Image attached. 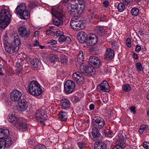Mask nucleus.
<instances>
[{
	"label": "nucleus",
	"instance_id": "4d7b16f0",
	"mask_svg": "<svg viewBox=\"0 0 149 149\" xmlns=\"http://www.w3.org/2000/svg\"><path fill=\"white\" fill-rule=\"evenodd\" d=\"M51 43L52 45H55L57 44L56 41L54 40H51L50 42L47 43V44Z\"/></svg>",
	"mask_w": 149,
	"mask_h": 149
},
{
	"label": "nucleus",
	"instance_id": "69168bd1",
	"mask_svg": "<svg viewBox=\"0 0 149 149\" xmlns=\"http://www.w3.org/2000/svg\"><path fill=\"white\" fill-rule=\"evenodd\" d=\"M105 19L104 17H100L99 18L98 20L99 21H104L105 20Z\"/></svg>",
	"mask_w": 149,
	"mask_h": 149
},
{
	"label": "nucleus",
	"instance_id": "f704fd0d",
	"mask_svg": "<svg viewBox=\"0 0 149 149\" xmlns=\"http://www.w3.org/2000/svg\"><path fill=\"white\" fill-rule=\"evenodd\" d=\"M28 6L29 8L32 9L35 7L37 6V4L35 2H31L29 1Z\"/></svg>",
	"mask_w": 149,
	"mask_h": 149
},
{
	"label": "nucleus",
	"instance_id": "39448f33",
	"mask_svg": "<svg viewBox=\"0 0 149 149\" xmlns=\"http://www.w3.org/2000/svg\"><path fill=\"white\" fill-rule=\"evenodd\" d=\"M17 14L19 15L21 19H26L29 17L30 13L26 9L24 3H20L15 9Z\"/></svg>",
	"mask_w": 149,
	"mask_h": 149
},
{
	"label": "nucleus",
	"instance_id": "c03bdc74",
	"mask_svg": "<svg viewBox=\"0 0 149 149\" xmlns=\"http://www.w3.org/2000/svg\"><path fill=\"white\" fill-rule=\"evenodd\" d=\"M109 132V130L108 129H105L104 130L103 133L106 136L111 137V134Z\"/></svg>",
	"mask_w": 149,
	"mask_h": 149
},
{
	"label": "nucleus",
	"instance_id": "4468645a",
	"mask_svg": "<svg viewBox=\"0 0 149 149\" xmlns=\"http://www.w3.org/2000/svg\"><path fill=\"white\" fill-rule=\"evenodd\" d=\"M18 33L22 37H28L30 34V31L24 26L20 27L18 29Z\"/></svg>",
	"mask_w": 149,
	"mask_h": 149
},
{
	"label": "nucleus",
	"instance_id": "603ef678",
	"mask_svg": "<svg viewBox=\"0 0 149 149\" xmlns=\"http://www.w3.org/2000/svg\"><path fill=\"white\" fill-rule=\"evenodd\" d=\"M92 38H88L86 39V43L87 45H89L90 46H92L91 43L92 42Z\"/></svg>",
	"mask_w": 149,
	"mask_h": 149
},
{
	"label": "nucleus",
	"instance_id": "393cba45",
	"mask_svg": "<svg viewBox=\"0 0 149 149\" xmlns=\"http://www.w3.org/2000/svg\"><path fill=\"white\" fill-rule=\"evenodd\" d=\"M18 106L21 111L25 110L28 107L27 102L24 100H22L18 102Z\"/></svg>",
	"mask_w": 149,
	"mask_h": 149
},
{
	"label": "nucleus",
	"instance_id": "de8ad7c7",
	"mask_svg": "<svg viewBox=\"0 0 149 149\" xmlns=\"http://www.w3.org/2000/svg\"><path fill=\"white\" fill-rule=\"evenodd\" d=\"M126 44L129 47H130L132 46L130 38H127L126 40Z\"/></svg>",
	"mask_w": 149,
	"mask_h": 149
},
{
	"label": "nucleus",
	"instance_id": "ea45409f",
	"mask_svg": "<svg viewBox=\"0 0 149 149\" xmlns=\"http://www.w3.org/2000/svg\"><path fill=\"white\" fill-rule=\"evenodd\" d=\"M77 145L80 149H82L83 147L86 145V143L82 141L78 142L77 143Z\"/></svg>",
	"mask_w": 149,
	"mask_h": 149
},
{
	"label": "nucleus",
	"instance_id": "20e7f679",
	"mask_svg": "<svg viewBox=\"0 0 149 149\" xmlns=\"http://www.w3.org/2000/svg\"><path fill=\"white\" fill-rule=\"evenodd\" d=\"M78 16H74L72 19L70 26L72 28L77 30H80L84 29L86 26V21L83 19L77 18Z\"/></svg>",
	"mask_w": 149,
	"mask_h": 149
},
{
	"label": "nucleus",
	"instance_id": "bf43d9fd",
	"mask_svg": "<svg viewBox=\"0 0 149 149\" xmlns=\"http://www.w3.org/2000/svg\"><path fill=\"white\" fill-rule=\"evenodd\" d=\"M141 49V47L140 46L137 45L136 47L135 51L136 52H139L140 51Z\"/></svg>",
	"mask_w": 149,
	"mask_h": 149
},
{
	"label": "nucleus",
	"instance_id": "4be33fe9",
	"mask_svg": "<svg viewBox=\"0 0 149 149\" xmlns=\"http://www.w3.org/2000/svg\"><path fill=\"white\" fill-rule=\"evenodd\" d=\"M116 144L124 148L126 147L125 140L123 136L121 134L119 136L118 139L116 142Z\"/></svg>",
	"mask_w": 149,
	"mask_h": 149
},
{
	"label": "nucleus",
	"instance_id": "9d476101",
	"mask_svg": "<svg viewBox=\"0 0 149 149\" xmlns=\"http://www.w3.org/2000/svg\"><path fill=\"white\" fill-rule=\"evenodd\" d=\"M22 94L18 90H14L10 93V95L11 100L14 102H17L21 98Z\"/></svg>",
	"mask_w": 149,
	"mask_h": 149
},
{
	"label": "nucleus",
	"instance_id": "5701e85b",
	"mask_svg": "<svg viewBox=\"0 0 149 149\" xmlns=\"http://www.w3.org/2000/svg\"><path fill=\"white\" fill-rule=\"evenodd\" d=\"M4 48L6 52L10 54H12L14 52H17L18 51L11 43L6 46Z\"/></svg>",
	"mask_w": 149,
	"mask_h": 149
},
{
	"label": "nucleus",
	"instance_id": "f3484780",
	"mask_svg": "<svg viewBox=\"0 0 149 149\" xmlns=\"http://www.w3.org/2000/svg\"><path fill=\"white\" fill-rule=\"evenodd\" d=\"M61 104L62 109L68 110L70 107V101L67 99H63L61 101Z\"/></svg>",
	"mask_w": 149,
	"mask_h": 149
},
{
	"label": "nucleus",
	"instance_id": "473e14b6",
	"mask_svg": "<svg viewBox=\"0 0 149 149\" xmlns=\"http://www.w3.org/2000/svg\"><path fill=\"white\" fill-rule=\"evenodd\" d=\"M131 13L132 15L137 16L139 14V10L136 8H133L131 10Z\"/></svg>",
	"mask_w": 149,
	"mask_h": 149
},
{
	"label": "nucleus",
	"instance_id": "052dcab7",
	"mask_svg": "<svg viewBox=\"0 0 149 149\" xmlns=\"http://www.w3.org/2000/svg\"><path fill=\"white\" fill-rule=\"evenodd\" d=\"M58 41L60 42H66L67 39L65 38H58Z\"/></svg>",
	"mask_w": 149,
	"mask_h": 149
},
{
	"label": "nucleus",
	"instance_id": "7ed1b4c3",
	"mask_svg": "<svg viewBox=\"0 0 149 149\" xmlns=\"http://www.w3.org/2000/svg\"><path fill=\"white\" fill-rule=\"evenodd\" d=\"M28 90L30 93L35 96H38L42 93V90L39 83L36 81H31L28 85Z\"/></svg>",
	"mask_w": 149,
	"mask_h": 149
},
{
	"label": "nucleus",
	"instance_id": "8fccbe9b",
	"mask_svg": "<svg viewBox=\"0 0 149 149\" xmlns=\"http://www.w3.org/2000/svg\"><path fill=\"white\" fill-rule=\"evenodd\" d=\"M77 38L80 42L83 43L85 42L86 43V41L88 38Z\"/></svg>",
	"mask_w": 149,
	"mask_h": 149
},
{
	"label": "nucleus",
	"instance_id": "1a4fd4ad",
	"mask_svg": "<svg viewBox=\"0 0 149 149\" xmlns=\"http://www.w3.org/2000/svg\"><path fill=\"white\" fill-rule=\"evenodd\" d=\"M52 14L56 17L57 19L60 21V22H59L56 20L54 19L53 20V24L57 26H59L61 24L60 22L62 21L64 19L65 16L61 12H59L55 10L52 13Z\"/></svg>",
	"mask_w": 149,
	"mask_h": 149
},
{
	"label": "nucleus",
	"instance_id": "680f3d73",
	"mask_svg": "<svg viewBox=\"0 0 149 149\" xmlns=\"http://www.w3.org/2000/svg\"><path fill=\"white\" fill-rule=\"evenodd\" d=\"M77 74L74 73L72 75V79L74 81H76L78 79V77L77 76Z\"/></svg>",
	"mask_w": 149,
	"mask_h": 149
},
{
	"label": "nucleus",
	"instance_id": "5fc2aeb1",
	"mask_svg": "<svg viewBox=\"0 0 149 149\" xmlns=\"http://www.w3.org/2000/svg\"><path fill=\"white\" fill-rule=\"evenodd\" d=\"M135 108L136 107L134 106H132L129 109L130 110L131 112H132L134 114L136 113V111H135Z\"/></svg>",
	"mask_w": 149,
	"mask_h": 149
},
{
	"label": "nucleus",
	"instance_id": "aec40b11",
	"mask_svg": "<svg viewBox=\"0 0 149 149\" xmlns=\"http://www.w3.org/2000/svg\"><path fill=\"white\" fill-rule=\"evenodd\" d=\"M8 121L11 123V125L15 127L19 121L18 118L15 115L10 114L8 118Z\"/></svg>",
	"mask_w": 149,
	"mask_h": 149
},
{
	"label": "nucleus",
	"instance_id": "c9c22d12",
	"mask_svg": "<svg viewBox=\"0 0 149 149\" xmlns=\"http://www.w3.org/2000/svg\"><path fill=\"white\" fill-rule=\"evenodd\" d=\"M77 36L78 37H88V35L86 33L83 31H80L78 33Z\"/></svg>",
	"mask_w": 149,
	"mask_h": 149
},
{
	"label": "nucleus",
	"instance_id": "a19ab883",
	"mask_svg": "<svg viewBox=\"0 0 149 149\" xmlns=\"http://www.w3.org/2000/svg\"><path fill=\"white\" fill-rule=\"evenodd\" d=\"M123 88V90L126 92L130 91L131 89L130 86L128 84H126L124 85Z\"/></svg>",
	"mask_w": 149,
	"mask_h": 149
},
{
	"label": "nucleus",
	"instance_id": "338daca9",
	"mask_svg": "<svg viewBox=\"0 0 149 149\" xmlns=\"http://www.w3.org/2000/svg\"><path fill=\"white\" fill-rule=\"evenodd\" d=\"M74 73L75 74H77V77H78H78H81V76H82V74H81V73H80L79 72H76Z\"/></svg>",
	"mask_w": 149,
	"mask_h": 149
},
{
	"label": "nucleus",
	"instance_id": "6e6d98bb",
	"mask_svg": "<svg viewBox=\"0 0 149 149\" xmlns=\"http://www.w3.org/2000/svg\"><path fill=\"white\" fill-rule=\"evenodd\" d=\"M98 35H97L93 33H89L88 35V37H97L98 36Z\"/></svg>",
	"mask_w": 149,
	"mask_h": 149
},
{
	"label": "nucleus",
	"instance_id": "4c0bfd02",
	"mask_svg": "<svg viewBox=\"0 0 149 149\" xmlns=\"http://www.w3.org/2000/svg\"><path fill=\"white\" fill-rule=\"evenodd\" d=\"M56 36L57 37H65L64 35L63 32L61 31H56L55 33Z\"/></svg>",
	"mask_w": 149,
	"mask_h": 149
},
{
	"label": "nucleus",
	"instance_id": "f257e3e1",
	"mask_svg": "<svg viewBox=\"0 0 149 149\" xmlns=\"http://www.w3.org/2000/svg\"><path fill=\"white\" fill-rule=\"evenodd\" d=\"M85 7V3L83 0H73L67 9L70 15L76 16L77 14H82Z\"/></svg>",
	"mask_w": 149,
	"mask_h": 149
},
{
	"label": "nucleus",
	"instance_id": "c85d7f7f",
	"mask_svg": "<svg viewBox=\"0 0 149 149\" xmlns=\"http://www.w3.org/2000/svg\"><path fill=\"white\" fill-rule=\"evenodd\" d=\"M31 63L34 69H36L38 66L39 64V60L38 58H35L33 60Z\"/></svg>",
	"mask_w": 149,
	"mask_h": 149
},
{
	"label": "nucleus",
	"instance_id": "6ab92c4d",
	"mask_svg": "<svg viewBox=\"0 0 149 149\" xmlns=\"http://www.w3.org/2000/svg\"><path fill=\"white\" fill-rule=\"evenodd\" d=\"M94 30L96 34L99 35L98 36H104L105 32L103 26H97L95 28Z\"/></svg>",
	"mask_w": 149,
	"mask_h": 149
},
{
	"label": "nucleus",
	"instance_id": "864d4df0",
	"mask_svg": "<svg viewBox=\"0 0 149 149\" xmlns=\"http://www.w3.org/2000/svg\"><path fill=\"white\" fill-rule=\"evenodd\" d=\"M143 147L146 149H149V143L145 142L143 144Z\"/></svg>",
	"mask_w": 149,
	"mask_h": 149
},
{
	"label": "nucleus",
	"instance_id": "a211bd4d",
	"mask_svg": "<svg viewBox=\"0 0 149 149\" xmlns=\"http://www.w3.org/2000/svg\"><path fill=\"white\" fill-rule=\"evenodd\" d=\"M15 127L17 130L23 131L24 130H26L27 128L28 125L26 123H23L19 120Z\"/></svg>",
	"mask_w": 149,
	"mask_h": 149
},
{
	"label": "nucleus",
	"instance_id": "a878e982",
	"mask_svg": "<svg viewBox=\"0 0 149 149\" xmlns=\"http://www.w3.org/2000/svg\"><path fill=\"white\" fill-rule=\"evenodd\" d=\"M14 38L13 42L11 43L14 47L18 51L19 46L21 45V42L19 38Z\"/></svg>",
	"mask_w": 149,
	"mask_h": 149
},
{
	"label": "nucleus",
	"instance_id": "c756f323",
	"mask_svg": "<svg viewBox=\"0 0 149 149\" xmlns=\"http://www.w3.org/2000/svg\"><path fill=\"white\" fill-rule=\"evenodd\" d=\"M49 58L52 63H54L58 60V57L56 55L52 54L50 55Z\"/></svg>",
	"mask_w": 149,
	"mask_h": 149
},
{
	"label": "nucleus",
	"instance_id": "6e6552de",
	"mask_svg": "<svg viewBox=\"0 0 149 149\" xmlns=\"http://www.w3.org/2000/svg\"><path fill=\"white\" fill-rule=\"evenodd\" d=\"M75 87L74 83L71 80H67L64 84V91L68 94L72 93Z\"/></svg>",
	"mask_w": 149,
	"mask_h": 149
},
{
	"label": "nucleus",
	"instance_id": "a18cd8bd",
	"mask_svg": "<svg viewBox=\"0 0 149 149\" xmlns=\"http://www.w3.org/2000/svg\"><path fill=\"white\" fill-rule=\"evenodd\" d=\"M35 149H47L45 146L41 144H40L35 146Z\"/></svg>",
	"mask_w": 149,
	"mask_h": 149
},
{
	"label": "nucleus",
	"instance_id": "423d86ee",
	"mask_svg": "<svg viewBox=\"0 0 149 149\" xmlns=\"http://www.w3.org/2000/svg\"><path fill=\"white\" fill-rule=\"evenodd\" d=\"M92 124L95 129H100L104 125L105 122L104 119L99 116L95 117L92 120Z\"/></svg>",
	"mask_w": 149,
	"mask_h": 149
},
{
	"label": "nucleus",
	"instance_id": "49530a36",
	"mask_svg": "<svg viewBox=\"0 0 149 149\" xmlns=\"http://www.w3.org/2000/svg\"><path fill=\"white\" fill-rule=\"evenodd\" d=\"M132 0H123V2L126 6L131 4L132 3Z\"/></svg>",
	"mask_w": 149,
	"mask_h": 149
},
{
	"label": "nucleus",
	"instance_id": "3c124183",
	"mask_svg": "<svg viewBox=\"0 0 149 149\" xmlns=\"http://www.w3.org/2000/svg\"><path fill=\"white\" fill-rule=\"evenodd\" d=\"M98 38H92V45H94L96 44L98 41Z\"/></svg>",
	"mask_w": 149,
	"mask_h": 149
},
{
	"label": "nucleus",
	"instance_id": "ddd939ff",
	"mask_svg": "<svg viewBox=\"0 0 149 149\" xmlns=\"http://www.w3.org/2000/svg\"><path fill=\"white\" fill-rule=\"evenodd\" d=\"M97 90L100 91H103L108 92L110 90V87L108 82L105 80H104L97 87Z\"/></svg>",
	"mask_w": 149,
	"mask_h": 149
},
{
	"label": "nucleus",
	"instance_id": "dca6fc26",
	"mask_svg": "<svg viewBox=\"0 0 149 149\" xmlns=\"http://www.w3.org/2000/svg\"><path fill=\"white\" fill-rule=\"evenodd\" d=\"M12 143V140L11 139L8 141L0 139V149H4L5 147H10Z\"/></svg>",
	"mask_w": 149,
	"mask_h": 149
},
{
	"label": "nucleus",
	"instance_id": "13d9d810",
	"mask_svg": "<svg viewBox=\"0 0 149 149\" xmlns=\"http://www.w3.org/2000/svg\"><path fill=\"white\" fill-rule=\"evenodd\" d=\"M103 5L106 8H107L109 5V2L107 1H105L103 2Z\"/></svg>",
	"mask_w": 149,
	"mask_h": 149
},
{
	"label": "nucleus",
	"instance_id": "e433bc0d",
	"mask_svg": "<svg viewBox=\"0 0 149 149\" xmlns=\"http://www.w3.org/2000/svg\"><path fill=\"white\" fill-rule=\"evenodd\" d=\"M71 100L74 103H76L80 100V98L77 96H72L71 97Z\"/></svg>",
	"mask_w": 149,
	"mask_h": 149
},
{
	"label": "nucleus",
	"instance_id": "e2e57ef3",
	"mask_svg": "<svg viewBox=\"0 0 149 149\" xmlns=\"http://www.w3.org/2000/svg\"><path fill=\"white\" fill-rule=\"evenodd\" d=\"M83 52L82 51H80L79 53L78 56L77 57L79 58L81 57L83 58H84L83 57Z\"/></svg>",
	"mask_w": 149,
	"mask_h": 149
},
{
	"label": "nucleus",
	"instance_id": "79ce46f5",
	"mask_svg": "<svg viewBox=\"0 0 149 149\" xmlns=\"http://www.w3.org/2000/svg\"><path fill=\"white\" fill-rule=\"evenodd\" d=\"M111 43L112 47L114 49H116L118 47V45L116 42L113 40H112L110 42Z\"/></svg>",
	"mask_w": 149,
	"mask_h": 149
},
{
	"label": "nucleus",
	"instance_id": "cd10ccee",
	"mask_svg": "<svg viewBox=\"0 0 149 149\" xmlns=\"http://www.w3.org/2000/svg\"><path fill=\"white\" fill-rule=\"evenodd\" d=\"M59 117L63 121H65L67 119V115L65 112L62 111L59 113Z\"/></svg>",
	"mask_w": 149,
	"mask_h": 149
},
{
	"label": "nucleus",
	"instance_id": "7c9ffc66",
	"mask_svg": "<svg viewBox=\"0 0 149 149\" xmlns=\"http://www.w3.org/2000/svg\"><path fill=\"white\" fill-rule=\"evenodd\" d=\"M60 60L61 63L63 65L66 64L68 61L67 56L64 55H62L61 56Z\"/></svg>",
	"mask_w": 149,
	"mask_h": 149
},
{
	"label": "nucleus",
	"instance_id": "f03ea898",
	"mask_svg": "<svg viewBox=\"0 0 149 149\" xmlns=\"http://www.w3.org/2000/svg\"><path fill=\"white\" fill-rule=\"evenodd\" d=\"M11 15L8 10H2L0 11V27L4 29L10 22Z\"/></svg>",
	"mask_w": 149,
	"mask_h": 149
},
{
	"label": "nucleus",
	"instance_id": "0e129e2a",
	"mask_svg": "<svg viewBox=\"0 0 149 149\" xmlns=\"http://www.w3.org/2000/svg\"><path fill=\"white\" fill-rule=\"evenodd\" d=\"M123 148L122 147L116 144L113 149H123Z\"/></svg>",
	"mask_w": 149,
	"mask_h": 149
},
{
	"label": "nucleus",
	"instance_id": "774afa93",
	"mask_svg": "<svg viewBox=\"0 0 149 149\" xmlns=\"http://www.w3.org/2000/svg\"><path fill=\"white\" fill-rule=\"evenodd\" d=\"M39 42L37 40H36L34 43V45L35 46H39Z\"/></svg>",
	"mask_w": 149,
	"mask_h": 149
},
{
	"label": "nucleus",
	"instance_id": "37998d69",
	"mask_svg": "<svg viewBox=\"0 0 149 149\" xmlns=\"http://www.w3.org/2000/svg\"><path fill=\"white\" fill-rule=\"evenodd\" d=\"M77 60L78 63V64H79V65H79V67L80 68V67L81 64H83V65H84V64L83 63L84 58H83L81 57L79 58L77 57Z\"/></svg>",
	"mask_w": 149,
	"mask_h": 149
},
{
	"label": "nucleus",
	"instance_id": "412c9836",
	"mask_svg": "<svg viewBox=\"0 0 149 149\" xmlns=\"http://www.w3.org/2000/svg\"><path fill=\"white\" fill-rule=\"evenodd\" d=\"M114 55V52L112 49L108 48L106 49L105 56L107 60L111 59L113 58Z\"/></svg>",
	"mask_w": 149,
	"mask_h": 149
},
{
	"label": "nucleus",
	"instance_id": "2f4dec72",
	"mask_svg": "<svg viewBox=\"0 0 149 149\" xmlns=\"http://www.w3.org/2000/svg\"><path fill=\"white\" fill-rule=\"evenodd\" d=\"M136 68L139 73H140L141 71H143L144 69L141 63L140 62L137 63H136Z\"/></svg>",
	"mask_w": 149,
	"mask_h": 149
},
{
	"label": "nucleus",
	"instance_id": "9b49d317",
	"mask_svg": "<svg viewBox=\"0 0 149 149\" xmlns=\"http://www.w3.org/2000/svg\"><path fill=\"white\" fill-rule=\"evenodd\" d=\"M45 109L41 108L37 110L35 113V117L37 120L42 119L43 120H46L47 118V116L45 114Z\"/></svg>",
	"mask_w": 149,
	"mask_h": 149
},
{
	"label": "nucleus",
	"instance_id": "09e8293b",
	"mask_svg": "<svg viewBox=\"0 0 149 149\" xmlns=\"http://www.w3.org/2000/svg\"><path fill=\"white\" fill-rule=\"evenodd\" d=\"M3 39L4 47H6V46L10 44L8 43V40L7 38H4Z\"/></svg>",
	"mask_w": 149,
	"mask_h": 149
},
{
	"label": "nucleus",
	"instance_id": "2eb2a0df",
	"mask_svg": "<svg viewBox=\"0 0 149 149\" xmlns=\"http://www.w3.org/2000/svg\"><path fill=\"white\" fill-rule=\"evenodd\" d=\"M89 61L90 64L94 65L96 68H98L101 65L100 61L97 57L91 56Z\"/></svg>",
	"mask_w": 149,
	"mask_h": 149
},
{
	"label": "nucleus",
	"instance_id": "bb28decb",
	"mask_svg": "<svg viewBox=\"0 0 149 149\" xmlns=\"http://www.w3.org/2000/svg\"><path fill=\"white\" fill-rule=\"evenodd\" d=\"M1 132H2V138L5 139H7L9 138V131L7 129H1Z\"/></svg>",
	"mask_w": 149,
	"mask_h": 149
},
{
	"label": "nucleus",
	"instance_id": "b1692460",
	"mask_svg": "<svg viewBox=\"0 0 149 149\" xmlns=\"http://www.w3.org/2000/svg\"><path fill=\"white\" fill-rule=\"evenodd\" d=\"M94 149H107L106 144L101 141L96 142L94 147Z\"/></svg>",
	"mask_w": 149,
	"mask_h": 149
},
{
	"label": "nucleus",
	"instance_id": "72a5a7b5",
	"mask_svg": "<svg viewBox=\"0 0 149 149\" xmlns=\"http://www.w3.org/2000/svg\"><path fill=\"white\" fill-rule=\"evenodd\" d=\"M125 6L122 3H118V11L120 12H123L125 9Z\"/></svg>",
	"mask_w": 149,
	"mask_h": 149
},
{
	"label": "nucleus",
	"instance_id": "f8f14e48",
	"mask_svg": "<svg viewBox=\"0 0 149 149\" xmlns=\"http://www.w3.org/2000/svg\"><path fill=\"white\" fill-rule=\"evenodd\" d=\"M98 129L92 128L91 133L92 135V139L94 141L98 142L101 141L102 137L98 130Z\"/></svg>",
	"mask_w": 149,
	"mask_h": 149
},
{
	"label": "nucleus",
	"instance_id": "0eeeda50",
	"mask_svg": "<svg viewBox=\"0 0 149 149\" xmlns=\"http://www.w3.org/2000/svg\"><path fill=\"white\" fill-rule=\"evenodd\" d=\"M79 69L81 71L84 72L87 75H92L95 72V68L92 65L85 66L84 65L81 64Z\"/></svg>",
	"mask_w": 149,
	"mask_h": 149
},
{
	"label": "nucleus",
	"instance_id": "58836bf2",
	"mask_svg": "<svg viewBox=\"0 0 149 149\" xmlns=\"http://www.w3.org/2000/svg\"><path fill=\"white\" fill-rule=\"evenodd\" d=\"M84 81V79L82 77V75L78 78V79L76 81L77 83L79 84H82Z\"/></svg>",
	"mask_w": 149,
	"mask_h": 149
}]
</instances>
